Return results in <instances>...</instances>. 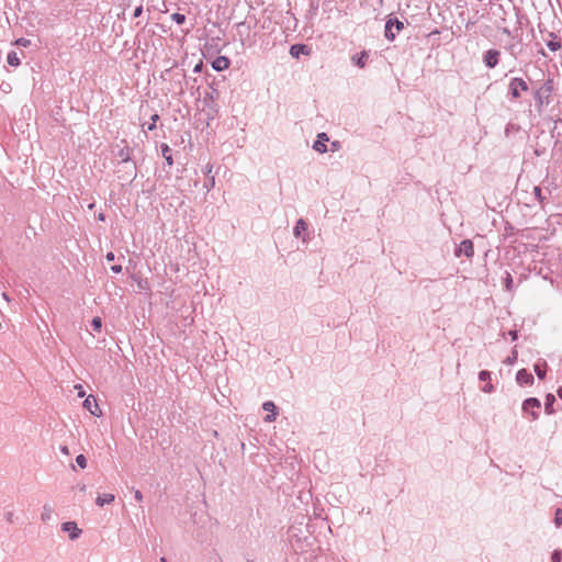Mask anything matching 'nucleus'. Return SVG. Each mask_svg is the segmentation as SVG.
<instances>
[{"instance_id":"obj_3","label":"nucleus","mask_w":562,"mask_h":562,"mask_svg":"<svg viewBox=\"0 0 562 562\" xmlns=\"http://www.w3.org/2000/svg\"><path fill=\"white\" fill-rule=\"evenodd\" d=\"M540 408V402L539 400L535 397L527 398L522 404V409L525 413H530L532 418L536 419L538 417V414L535 412L536 409Z\"/></svg>"},{"instance_id":"obj_2","label":"nucleus","mask_w":562,"mask_h":562,"mask_svg":"<svg viewBox=\"0 0 562 562\" xmlns=\"http://www.w3.org/2000/svg\"><path fill=\"white\" fill-rule=\"evenodd\" d=\"M83 407L89 411L93 416L100 417L102 411L93 395H88L83 402Z\"/></svg>"},{"instance_id":"obj_35","label":"nucleus","mask_w":562,"mask_h":562,"mask_svg":"<svg viewBox=\"0 0 562 562\" xmlns=\"http://www.w3.org/2000/svg\"><path fill=\"white\" fill-rule=\"evenodd\" d=\"M60 450H61V452H63L64 454H66V456H68V454L70 453V452H69V449H68V447H67V446L61 447V448H60Z\"/></svg>"},{"instance_id":"obj_30","label":"nucleus","mask_w":562,"mask_h":562,"mask_svg":"<svg viewBox=\"0 0 562 562\" xmlns=\"http://www.w3.org/2000/svg\"><path fill=\"white\" fill-rule=\"evenodd\" d=\"M75 389L78 390V396L79 397H83L86 395V392H85L82 385L77 384V385H75Z\"/></svg>"},{"instance_id":"obj_24","label":"nucleus","mask_w":562,"mask_h":562,"mask_svg":"<svg viewBox=\"0 0 562 562\" xmlns=\"http://www.w3.org/2000/svg\"><path fill=\"white\" fill-rule=\"evenodd\" d=\"M76 462L81 469H85L87 467V459L83 454L77 456Z\"/></svg>"},{"instance_id":"obj_34","label":"nucleus","mask_w":562,"mask_h":562,"mask_svg":"<svg viewBox=\"0 0 562 562\" xmlns=\"http://www.w3.org/2000/svg\"><path fill=\"white\" fill-rule=\"evenodd\" d=\"M114 258H115V256H114V254H113L112 251H110V252H108V254H106V260H108V261H113V260H114Z\"/></svg>"},{"instance_id":"obj_10","label":"nucleus","mask_w":562,"mask_h":562,"mask_svg":"<svg viewBox=\"0 0 562 562\" xmlns=\"http://www.w3.org/2000/svg\"><path fill=\"white\" fill-rule=\"evenodd\" d=\"M498 56H499V52H497L495 49L487 50L484 56V61H485L486 66L490 68L495 67L498 63Z\"/></svg>"},{"instance_id":"obj_17","label":"nucleus","mask_w":562,"mask_h":562,"mask_svg":"<svg viewBox=\"0 0 562 562\" xmlns=\"http://www.w3.org/2000/svg\"><path fill=\"white\" fill-rule=\"evenodd\" d=\"M547 46L552 50L555 52L561 48V42L557 36H552L550 41L547 42Z\"/></svg>"},{"instance_id":"obj_28","label":"nucleus","mask_w":562,"mask_h":562,"mask_svg":"<svg viewBox=\"0 0 562 562\" xmlns=\"http://www.w3.org/2000/svg\"><path fill=\"white\" fill-rule=\"evenodd\" d=\"M533 193L537 196V199L539 200V202L543 201V196L541 194V189L539 187L533 188Z\"/></svg>"},{"instance_id":"obj_8","label":"nucleus","mask_w":562,"mask_h":562,"mask_svg":"<svg viewBox=\"0 0 562 562\" xmlns=\"http://www.w3.org/2000/svg\"><path fill=\"white\" fill-rule=\"evenodd\" d=\"M290 54L294 58H299L300 55H310L311 49L304 44H294L290 48Z\"/></svg>"},{"instance_id":"obj_18","label":"nucleus","mask_w":562,"mask_h":562,"mask_svg":"<svg viewBox=\"0 0 562 562\" xmlns=\"http://www.w3.org/2000/svg\"><path fill=\"white\" fill-rule=\"evenodd\" d=\"M307 229V224L303 220H299L296 226L294 227L295 236H301L303 232Z\"/></svg>"},{"instance_id":"obj_16","label":"nucleus","mask_w":562,"mask_h":562,"mask_svg":"<svg viewBox=\"0 0 562 562\" xmlns=\"http://www.w3.org/2000/svg\"><path fill=\"white\" fill-rule=\"evenodd\" d=\"M162 156L165 157L167 164L171 166L173 164L171 149L167 144H164L161 146Z\"/></svg>"},{"instance_id":"obj_11","label":"nucleus","mask_w":562,"mask_h":562,"mask_svg":"<svg viewBox=\"0 0 562 562\" xmlns=\"http://www.w3.org/2000/svg\"><path fill=\"white\" fill-rule=\"evenodd\" d=\"M231 65V60L226 56H220L212 63V67L217 71L226 70Z\"/></svg>"},{"instance_id":"obj_22","label":"nucleus","mask_w":562,"mask_h":562,"mask_svg":"<svg viewBox=\"0 0 562 562\" xmlns=\"http://www.w3.org/2000/svg\"><path fill=\"white\" fill-rule=\"evenodd\" d=\"M91 325L93 327L94 330L97 331H101V328H102V321L99 316H95L92 322H91Z\"/></svg>"},{"instance_id":"obj_29","label":"nucleus","mask_w":562,"mask_h":562,"mask_svg":"<svg viewBox=\"0 0 562 562\" xmlns=\"http://www.w3.org/2000/svg\"><path fill=\"white\" fill-rule=\"evenodd\" d=\"M551 560H552V562H560L561 561V552L560 551H554L552 557H551Z\"/></svg>"},{"instance_id":"obj_21","label":"nucleus","mask_w":562,"mask_h":562,"mask_svg":"<svg viewBox=\"0 0 562 562\" xmlns=\"http://www.w3.org/2000/svg\"><path fill=\"white\" fill-rule=\"evenodd\" d=\"M546 400H547L546 411L548 414H551L552 413L551 406H552L553 402L555 401V398L552 394H548Z\"/></svg>"},{"instance_id":"obj_9","label":"nucleus","mask_w":562,"mask_h":562,"mask_svg":"<svg viewBox=\"0 0 562 562\" xmlns=\"http://www.w3.org/2000/svg\"><path fill=\"white\" fill-rule=\"evenodd\" d=\"M63 530L69 532L71 540L78 538L81 532V530L77 527V524L74 521H67L63 524Z\"/></svg>"},{"instance_id":"obj_20","label":"nucleus","mask_w":562,"mask_h":562,"mask_svg":"<svg viewBox=\"0 0 562 562\" xmlns=\"http://www.w3.org/2000/svg\"><path fill=\"white\" fill-rule=\"evenodd\" d=\"M533 369H535V372L537 373L539 379H541V380L544 379L546 372H547L546 371V364H543V367H541L539 363H536Z\"/></svg>"},{"instance_id":"obj_40","label":"nucleus","mask_w":562,"mask_h":562,"mask_svg":"<svg viewBox=\"0 0 562 562\" xmlns=\"http://www.w3.org/2000/svg\"><path fill=\"white\" fill-rule=\"evenodd\" d=\"M160 562H167L166 558H161Z\"/></svg>"},{"instance_id":"obj_32","label":"nucleus","mask_w":562,"mask_h":562,"mask_svg":"<svg viewBox=\"0 0 562 562\" xmlns=\"http://www.w3.org/2000/svg\"><path fill=\"white\" fill-rule=\"evenodd\" d=\"M111 270H112L114 273H120V272L122 271V266H121V265L112 266V267H111Z\"/></svg>"},{"instance_id":"obj_13","label":"nucleus","mask_w":562,"mask_h":562,"mask_svg":"<svg viewBox=\"0 0 562 562\" xmlns=\"http://www.w3.org/2000/svg\"><path fill=\"white\" fill-rule=\"evenodd\" d=\"M479 378H480L481 381L485 382V384L482 386V391H484L486 393L492 392L493 385L490 382V380H491L490 372L488 371H481L480 374H479Z\"/></svg>"},{"instance_id":"obj_1","label":"nucleus","mask_w":562,"mask_h":562,"mask_svg":"<svg viewBox=\"0 0 562 562\" xmlns=\"http://www.w3.org/2000/svg\"><path fill=\"white\" fill-rule=\"evenodd\" d=\"M509 90L513 98L517 99L520 97L521 92L528 90L527 82L521 78H514L509 83Z\"/></svg>"},{"instance_id":"obj_27","label":"nucleus","mask_w":562,"mask_h":562,"mask_svg":"<svg viewBox=\"0 0 562 562\" xmlns=\"http://www.w3.org/2000/svg\"><path fill=\"white\" fill-rule=\"evenodd\" d=\"M159 120V115L158 114H154L151 116V123L149 124L148 126V130L149 131H154L156 128V122Z\"/></svg>"},{"instance_id":"obj_33","label":"nucleus","mask_w":562,"mask_h":562,"mask_svg":"<svg viewBox=\"0 0 562 562\" xmlns=\"http://www.w3.org/2000/svg\"><path fill=\"white\" fill-rule=\"evenodd\" d=\"M142 12H143V7H142V5L137 7V8L134 10V16H135V18L139 16V15L142 14Z\"/></svg>"},{"instance_id":"obj_6","label":"nucleus","mask_w":562,"mask_h":562,"mask_svg":"<svg viewBox=\"0 0 562 562\" xmlns=\"http://www.w3.org/2000/svg\"><path fill=\"white\" fill-rule=\"evenodd\" d=\"M517 382L520 385H531L533 383V376L526 369H521L517 372Z\"/></svg>"},{"instance_id":"obj_36","label":"nucleus","mask_w":562,"mask_h":562,"mask_svg":"<svg viewBox=\"0 0 562 562\" xmlns=\"http://www.w3.org/2000/svg\"><path fill=\"white\" fill-rule=\"evenodd\" d=\"M98 218H99L100 221H104V215H103L102 213H100V214L98 215Z\"/></svg>"},{"instance_id":"obj_7","label":"nucleus","mask_w":562,"mask_h":562,"mask_svg":"<svg viewBox=\"0 0 562 562\" xmlns=\"http://www.w3.org/2000/svg\"><path fill=\"white\" fill-rule=\"evenodd\" d=\"M329 140L328 136L325 133H321L317 135V139L313 145V148L323 154L327 150L326 143Z\"/></svg>"},{"instance_id":"obj_4","label":"nucleus","mask_w":562,"mask_h":562,"mask_svg":"<svg viewBox=\"0 0 562 562\" xmlns=\"http://www.w3.org/2000/svg\"><path fill=\"white\" fill-rule=\"evenodd\" d=\"M393 25H395L397 32H400L404 27L403 22H401L396 19L395 20L390 19L385 25V37L390 41H393L395 38V33L393 32Z\"/></svg>"},{"instance_id":"obj_19","label":"nucleus","mask_w":562,"mask_h":562,"mask_svg":"<svg viewBox=\"0 0 562 562\" xmlns=\"http://www.w3.org/2000/svg\"><path fill=\"white\" fill-rule=\"evenodd\" d=\"M8 64L18 67L20 65V58L18 57L15 52H10L8 54Z\"/></svg>"},{"instance_id":"obj_25","label":"nucleus","mask_w":562,"mask_h":562,"mask_svg":"<svg viewBox=\"0 0 562 562\" xmlns=\"http://www.w3.org/2000/svg\"><path fill=\"white\" fill-rule=\"evenodd\" d=\"M18 46L29 47L31 45V41L24 37L18 38L14 43Z\"/></svg>"},{"instance_id":"obj_14","label":"nucleus","mask_w":562,"mask_h":562,"mask_svg":"<svg viewBox=\"0 0 562 562\" xmlns=\"http://www.w3.org/2000/svg\"><path fill=\"white\" fill-rule=\"evenodd\" d=\"M115 499V496L113 494H103L101 496H98L95 502H97V505H99L100 507L104 506L105 504H111L112 502H114Z\"/></svg>"},{"instance_id":"obj_31","label":"nucleus","mask_w":562,"mask_h":562,"mask_svg":"<svg viewBox=\"0 0 562 562\" xmlns=\"http://www.w3.org/2000/svg\"><path fill=\"white\" fill-rule=\"evenodd\" d=\"M134 497H135V499H136L137 502H142V501H143V494H142V492H140V491H138V490H136V491L134 492Z\"/></svg>"},{"instance_id":"obj_38","label":"nucleus","mask_w":562,"mask_h":562,"mask_svg":"<svg viewBox=\"0 0 562 562\" xmlns=\"http://www.w3.org/2000/svg\"><path fill=\"white\" fill-rule=\"evenodd\" d=\"M2 297H3L5 301H9V296H8V294H7V293H3V294H2Z\"/></svg>"},{"instance_id":"obj_15","label":"nucleus","mask_w":562,"mask_h":562,"mask_svg":"<svg viewBox=\"0 0 562 562\" xmlns=\"http://www.w3.org/2000/svg\"><path fill=\"white\" fill-rule=\"evenodd\" d=\"M368 58H369L368 53L361 52L359 55L353 57V61L358 67L363 68L366 66Z\"/></svg>"},{"instance_id":"obj_5","label":"nucleus","mask_w":562,"mask_h":562,"mask_svg":"<svg viewBox=\"0 0 562 562\" xmlns=\"http://www.w3.org/2000/svg\"><path fill=\"white\" fill-rule=\"evenodd\" d=\"M461 254L465 255L468 258L474 255V246L470 239H464L460 243L456 255L459 257Z\"/></svg>"},{"instance_id":"obj_12","label":"nucleus","mask_w":562,"mask_h":562,"mask_svg":"<svg viewBox=\"0 0 562 562\" xmlns=\"http://www.w3.org/2000/svg\"><path fill=\"white\" fill-rule=\"evenodd\" d=\"M262 408L266 411V412H270L271 414L267 415L265 417V422L267 423H272L276 420V405L273 402L271 401H268V402H265L263 405H262Z\"/></svg>"},{"instance_id":"obj_23","label":"nucleus","mask_w":562,"mask_h":562,"mask_svg":"<svg viewBox=\"0 0 562 562\" xmlns=\"http://www.w3.org/2000/svg\"><path fill=\"white\" fill-rule=\"evenodd\" d=\"M171 19H172L176 23H178V24H182V23H184V21H186V16H184V14H181V13H173V14H171Z\"/></svg>"},{"instance_id":"obj_37","label":"nucleus","mask_w":562,"mask_h":562,"mask_svg":"<svg viewBox=\"0 0 562 562\" xmlns=\"http://www.w3.org/2000/svg\"><path fill=\"white\" fill-rule=\"evenodd\" d=\"M558 395L562 398V386L558 390Z\"/></svg>"},{"instance_id":"obj_26","label":"nucleus","mask_w":562,"mask_h":562,"mask_svg":"<svg viewBox=\"0 0 562 562\" xmlns=\"http://www.w3.org/2000/svg\"><path fill=\"white\" fill-rule=\"evenodd\" d=\"M554 521H555L557 526H561L562 525V509L559 508L555 512Z\"/></svg>"},{"instance_id":"obj_39","label":"nucleus","mask_w":562,"mask_h":562,"mask_svg":"<svg viewBox=\"0 0 562 562\" xmlns=\"http://www.w3.org/2000/svg\"><path fill=\"white\" fill-rule=\"evenodd\" d=\"M128 159V154H126L124 157H123V160H127Z\"/></svg>"}]
</instances>
